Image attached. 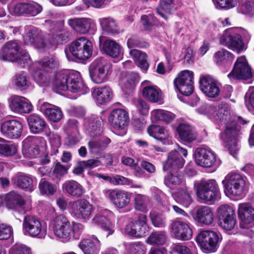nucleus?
Returning a JSON list of instances; mask_svg holds the SVG:
<instances>
[{
  "label": "nucleus",
  "mask_w": 254,
  "mask_h": 254,
  "mask_svg": "<svg viewBox=\"0 0 254 254\" xmlns=\"http://www.w3.org/2000/svg\"><path fill=\"white\" fill-rule=\"evenodd\" d=\"M180 139L183 141L190 143L195 140L197 134L194 128L187 124H181L177 128Z\"/></svg>",
  "instance_id": "35"
},
{
  "label": "nucleus",
  "mask_w": 254,
  "mask_h": 254,
  "mask_svg": "<svg viewBox=\"0 0 254 254\" xmlns=\"http://www.w3.org/2000/svg\"><path fill=\"white\" fill-rule=\"evenodd\" d=\"M50 35H47L41 30L32 27L23 36L25 45L33 46L39 52H45L55 45V41L50 39Z\"/></svg>",
  "instance_id": "3"
},
{
  "label": "nucleus",
  "mask_w": 254,
  "mask_h": 254,
  "mask_svg": "<svg viewBox=\"0 0 254 254\" xmlns=\"http://www.w3.org/2000/svg\"><path fill=\"white\" fill-rule=\"evenodd\" d=\"M239 218L245 223L249 224L254 221V208L249 203H241L238 205Z\"/></svg>",
  "instance_id": "37"
},
{
  "label": "nucleus",
  "mask_w": 254,
  "mask_h": 254,
  "mask_svg": "<svg viewBox=\"0 0 254 254\" xmlns=\"http://www.w3.org/2000/svg\"><path fill=\"white\" fill-rule=\"evenodd\" d=\"M22 124L16 119L5 120L0 123V131L5 137L9 139H17L22 135Z\"/></svg>",
  "instance_id": "15"
},
{
  "label": "nucleus",
  "mask_w": 254,
  "mask_h": 254,
  "mask_svg": "<svg viewBox=\"0 0 254 254\" xmlns=\"http://www.w3.org/2000/svg\"><path fill=\"white\" fill-rule=\"evenodd\" d=\"M216 8L228 10L235 7L238 4L237 0H213Z\"/></svg>",
  "instance_id": "60"
},
{
  "label": "nucleus",
  "mask_w": 254,
  "mask_h": 254,
  "mask_svg": "<svg viewBox=\"0 0 254 254\" xmlns=\"http://www.w3.org/2000/svg\"><path fill=\"white\" fill-rule=\"evenodd\" d=\"M27 2L21 0H13L9 6L10 12L17 16L26 15Z\"/></svg>",
  "instance_id": "51"
},
{
  "label": "nucleus",
  "mask_w": 254,
  "mask_h": 254,
  "mask_svg": "<svg viewBox=\"0 0 254 254\" xmlns=\"http://www.w3.org/2000/svg\"><path fill=\"white\" fill-rule=\"evenodd\" d=\"M68 82V74L64 71L57 72L54 78L51 80V84L54 88L60 90L65 91L67 88Z\"/></svg>",
  "instance_id": "45"
},
{
  "label": "nucleus",
  "mask_w": 254,
  "mask_h": 254,
  "mask_svg": "<svg viewBox=\"0 0 254 254\" xmlns=\"http://www.w3.org/2000/svg\"><path fill=\"white\" fill-rule=\"evenodd\" d=\"M27 122L30 131L34 133H38L44 130L46 123L44 120L39 116L32 114L27 118Z\"/></svg>",
  "instance_id": "44"
},
{
  "label": "nucleus",
  "mask_w": 254,
  "mask_h": 254,
  "mask_svg": "<svg viewBox=\"0 0 254 254\" xmlns=\"http://www.w3.org/2000/svg\"><path fill=\"white\" fill-rule=\"evenodd\" d=\"M46 148L47 142L44 138L31 137L23 141L22 152L26 157L36 158L44 153Z\"/></svg>",
  "instance_id": "11"
},
{
  "label": "nucleus",
  "mask_w": 254,
  "mask_h": 254,
  "mask_svg": "<svg viewBox=\"0 0 254 254\" xmlns=\"http://www.w3.org/2000/svg\"><path fill=\"white\" fill-rule=\"evenodd\" d=\"M67 23L76 32L81 34H86L90 30H94L96 27L95 21L87 18L70 19Z\"/></svg>",
  "instance_id": "26"
},
{
  "label": "nucleus",
  "mask_w": 254,
  "mask_h": 254,
  "mask_svg": "<svg viewBox=\"0 0 254 254\" xmlns=\"http://www.w3.org/2000/svg\"><path fill=\"white\" fill-rule=\"evenodd\" d=\"M12 181L18 187L27 189L30 191L32 190L33 181L32 178L29 176L17 174L13 178Z\"/></svg>",
  "instance_id": "48"
},
{
  "label": "nucleus",
  "mask_w": 254,
  "mask_h": 254,
  "mask_svg": "<svg viewBox=\"0 0 254 254\" xmlns=\"http://www.w3.org/2000/svg\"><path fill=\"white\" fill-rule=\"evenodd\" d=\"M196 239L203 250L212 252L215 250L219 236L218 234L214 231L204 230L200 232Z\"/></svg>",
  "instance_id": "16"
},
{
  "label": "nucleus",
  "mask_w": 254,
  "mask_h": 254,
  "mask_svg": "<svg viewBox=\"0 0 254 254\" xmlns=\"http://www.w3.org/2000/svg\"><path fill=\"white\" fill-rule=\"evenodd\" d=\"M170 230L172 235L179 240H188L192 236L189 223L180 219H176L172 222Z\"/></svg>",
  "instance_id": "21"
},
{
  "label": "nucleus",
  "mask_w": 254,
  "mask_h": 254,
  "mask_svg": "<svg viewBox=\"0 0 254 254\" xmlns=\"http://www.w3.org/2000/svg\"><path fill=\"white\" fill-rule=\"evenodd\" d=\"M193 72L185 70L180 72L174 80L176 89L183 95L189 96L193 90Z\"/></svg>",
  "instance_id": "14"
},
{
  "label": "nucleus",
  "mask_w": 254,
  "mask_h": 254,
  "mask_svg": "<svg viewBox=\"0 0 254 254\" xmlns=\"http://www.w3.org/2000/svg\"><path fill=\"white\" fill-rule=\"evenodd\" d=\"M71 55L76 59L86 60L93 53L92 42L85 37H80L72 42L69 47Z\"/></svg>",
  "instance_id": "7"
},
{
  "label": "nucleus",
  "mask_w": 254,
  "mask_h": 254,
  "mask_svg": "<svg viewBox=\"0 0 254 254\" xmlns=\"http://www.w3.org/2000/svg\"><path fill=\"white\" fill-rule=\"evenodd\" d=\"M235 59V56L226 49H222L213 55L214 61L216 64L224 68H229Z\"/></svg>",
  "instance_id": "31"
},
{
  "label": "nucleus",
  "mask_w": 254,
  "mask_h": 254,
  "mask_svg": "<svg viewBox=\"0 0 254 254\" xmlns=\"http://www.w3.org/2000/svg\"><path fill=\"white\" fill-rule=\"evenodd\" d=\"M67 90L72 92L81 94H85L89 91V88L84 84L82 79L77 72L68 74Z\"/></svg>",
  "instance_id": "29"
},
{
  "label": "nucleus",
  "mask_w": 254,
  "mask_h": 254,
  "mask_svg": "<svg viewBox=\"0 0 254 254\" xmlns=\"http://www.w3.org/2000/svg\"><path fill=\"white\" fill-rule=\"evenodd\" d=\"M53 228L56 237L61 241L67 243L78 240L85 227L83 224L79 222H70L65 216L60 215L54 219Z\"/></svg>",
  "instance_id": "2"
},
{
  "label": "nucleus",
  "mask_w": 254,
  "mask_h": 254,
  "mask_svg": "<svg viewBox=\"0 0 254 254\" xmlns=\"http://www.w3.org/2000/svg\"><path fill=\"white\" fill-rule=\"evenodd\" d=\"M167 241V235L165 232L155 231L151 233L146 242L150 245L159 246L165 244Z\"/></svg>",
  "instance_id": "50"
},
{
  "label": "nucleus",
  "mask_w": 254,
  "mask_h": 254,
  "mask_svg": "<svg viewBox=\"0 0 254 254\" xmlns=\"http://www.w3.org/2000/svg\"><path fill=\"white\" fill-rule=\"evenodd\" d=\"M59 62L58 59L54 55H50L41 59L40 61L34 62L30 66V70L40 68L47 72L51 73L58 68Z\"/></svg>",
  "instance_id": "28"
},
{
  "label": "nucleus",
  "mask_w": 254,
  "mask_h": 254,
  "mask_svg": "<svg viewBox=\"0 0 254 254\" xmlns=\"http://www.w3.org/2000/svg\"><path fill=\"white\" fill-rule=\"evenodd\" d=\"M224 192L227 196H240L246 190V183L239 174H228L222 181Z\"/></svg>",
  "instance_id": "5"
},
{
  "label": "nucleus",
  "mask_w": 254,
  "mask_h": 254,
  "mask_svg": "<svg viewBox=\"0 0 254 254\" xmlns=\"http://www.w3.org/2000/svg\"><path fill=\"white\" fill-rule=\"evenodd\" d=\"M35 82L40 86H48L51 84V78L50 73L40 68L31 70Z\"/></svg>",
  "instance_id": "46"
},
{
  "label": "nucleus",
  "mask_w": 254,
  "mask_h": 254,
  "mask_svg": "<svg viewBox=\"0 0 254 254\" xmlns=\"http://www.w3.org/2000/svg\"><path fill=\"white\" fill-rule=\"evenodd\" d=\"M237 12L248 16L254 15V0H244L239 3Z\"/></svg>",
  "instance_id": "53"
},
{
  "label": "nucleus",
  "mask_w": 254,
  "mask_h": 254,
  "mask_svg": "<svg viewBox=\"0 0 254 254\" xmlns=\"http://www.w3.org/2000/svg\"><path fill=\"white\" fill-rule=\"evenodd\" d=\"M142 97L149 102L162 103L163 95L161 90L150 81L145 80L141 83Z\"/></svg>",
  "instance_id": "18"
},
{
  "label": "nucleus",
  "mask_w": 254,
  "mask_h": 254,
  "mask_svg": "<svg viewBox=\"0 0 254 254\" xmlns=\"http://www.w3.org/2000/svg\"><path fill=\"white\" fill-rule=\"evenodd\" d=\"M17 152V145L13 143L6 141L4 143H0V155L4 156H12Z\"/></svg>",
  "instance_id": "56"
},
{
  "label": "nucleus",
  "mask_w": 254,
  "mask_h": 254,
  "mask_svg": "<svg viewBox=\"0 0 254 254\" xmlns=\"http://www.w3.org/2000/svg\"><path fill=\"white\" fill-rule=\"evenodd\" d=\"M112 215L113 213L109 210H101L94 216L91 223L100 226L107 232V236L112 235L115 232V225L108 218Z\"/></svg>",
  "instance_id": "19"
},
{
  "label": "nucleus",
  "mask_w": 254,
  "mask_h": 254,
  "mask_svg": "<svg viewBox=\"0 0 254 254\" xmlns=\"http://www.w3.org/2000/svg\"><path fill=\"white\" fill-rule=\"evenodd\" d=\"M254 75L247 60L244 56L237 58L232 71L228 75L229 79L251 80Z\"/></svg>",
  "instance_id": "12"
},
{
  "label": "nucleus",
  "mask_w": 254,
  "mask_h": 254,
  "mask_svg": "<svg viewBox=\"0 0 254 254\" xmlns=\"http://www.w3.org/2000/svg\"><path fill=\"white\" fill-rule=\"evenodd\" d=\"M149 230L146 215L140 214L134 222H130L127 224L124 231V233L128 235L140 238L145 236Z\"/></svg>",
  "instance_id": "13"
},
{
  "label": "nucleus",
  "mask_w": 254,
  "mask_h": 254,
  "mask_svg": "<svg viewBox=\"0 0 254 254\" xmlns=\"http://www.w3.org/2000/svg\"><path fill=\"white\" fill-rule=\"evenodd\" d=\"M196 111L199 114L206 116L216 124H225V129L220 134L221 139L224 142L233 141L236 144L235 137L237 130L230 111L226 107L217 109L213 106L205 105L198 108Z\"/></svg>",
  "instance_id": "1"
},
{
  "label": "nucleus",
  "mask_w": 254,
  "mask_h": 254,
  "mask_svg": "<svg viewBox=\"0 0 254 254\" xmlns=\"http://www.w3.org/2000/svg\"><path fill=\"white\" fill-rule=\"evenodd\" d=\"M231 116L232 117V118L234 120V122L235 124L236 128L237 130V136L235 137L236 141V144L235 145L233 141H230L229 142H224L225 145L228 147V149L229 150L230 153L234 156L236 154L238 150V139L237 137L239 133V129L238 128V127L236 125V120L237 119V122L241 125H245L247 123V121L244 119H243L241 117H236L235 116H233L231 114Z\"/></svg>",
  "instance_id": "52"
},
{
  "label": "nucleus",
  "mask_w": 254,
  "mask_h": 254,
  "mask_svg": "<svg viewBox=\"0 0 254 254\" xmlns=\"http://www.w3.org/2000/svg\"><path fill=\"white\" fill-rule=\"evenodd\" d=\"M93 206L88 200L84 198L78 199L70 202L69 212L73 218L88 221L90 219Z\"/></svg>",
  "instance_id": "9"
},
{
  "label": "nucleus",
  "mask_w": 254,
  "mask_h": 254,
  "mask_svg": "<svg viewBox=\"0 0 254 254\" xmlns=\"http://www.w3.org/2000/svg\"><path fill=\"white\" fill-rule=\"evenodd\" d=\"M134 201L136 209L141 211L147 210L149 199L146 196L137 194L135 196Z\"/></svg>",
  "instance_id": "61"
},
{
  "label": "nucleus",
  "mask_w": 254,
  "mask_h": 254,
  "mask_svg": "<svg viewBox=\"0 0 254 254\" xmlns=\"http://www.w3.org/2000/svg\"><path fill=\"white\" fill-rule=\"evenodd\" d=\"M220 43L237 53H241L244 49V44L240 35L232 29L224 32L220 39Z\"/></svg>",
  "instance_id": "20"
},
{
  "label": "nucleus",
  "mask_w": 254,
  "mask_h": 254,
  "mask_svg": "<svg viewBox=\"0 0 254 254\" xmlns=\"http://www.w3.org/2000/svg\"><path fill=\"white\" fill-rule=\"evenodd\" d=\"M45 23L51 27L50 35L53 36L52 40L55 41V44L56 43L62 44L68 40L69 33L67 30L59 28L55 24L50 20H46Z\"/></svg>",
  "instance_id": "34"
},
{
  "label": "nucleus",
  "mask_w": 254,
  "mask_h": 254,
  "mask_svg": "<svg viewBox=\"0 0 254 254\" xmlns=\"http://www.w3.org/2000/svg\"><path fill=\"white\" fill-rule=\"evenodd\" d=\"M12 83L21 90L27 89L30 84L27 73L23 71L16 73L12 77Z\"/></svg>",
  "instance_id": "47"
},
{
  "label": "nucleus",
  "mask_w": 254,
  "mask_h": 254,
  "mask_svg": "<svg viewBox=\"0 0 254 254\" xmlns=\"http://www.w3.org/2000/svg\"><path fill=\"white\" fill-rule=\"evenodd\" d=\"M99 22L103 29L108 32L114 33L118 31L115 21L111 18H101Z\"/></svg>",
  "instance_id": "59"
},
{
  "label": "nucleus",
  "mask_w": 254,
  "mask_h": 254,
  "mask_svg": "<svg viewBox=\"0 0 254 254\" xmlns=\"http://www.w3.org/2000/svg\"><path fill=\"white\" fill-rule=\"evenodd\" d=\"M200 89L207 97L215 98L220 92L217 81L209 75H201L199 80Z\"/></svg>",
  "instance_id": "22"
},
{
  "label": "nucleus",
  "mask_w": 254,
  "mask_h": 254,
  "mask_svg": "<svg viewBox=\"0 0 254 254\" xmlns=\"http://www.w3.org/2000/svg\"><path fill=\"white\" fill-rule=\"evenodd\" d=\"M217 212L219 219L235 216L234 208L228 204L221 205L217 208Z\"/></svg>",
  "instance_id": "62"
},
{
  "label": "nucleus",
  "mask_w": 254,
  "mask_h": 254,
  "mask_svg": "<svg viewBox=\"0 0 254 254\" xmlns=\"http://www.w3.org/2000/svg\"><path fill=\"white\" fill-rule=\"evenodd\" d=\"M38 104L40 111L49 121L58 123L63 119V113L59 107L42 101Z\"/></svg>",
  "instance_id": "25"
},
{
  "label": "nucleus",
  "mask_w": 254,
  "mask_h": 254,
  "mask_svg": "<svg viewBox=\"0 0 254 254\" xmlns=\"http://www.w3.org/2000/svg\"><path fill=\"white\" fill-rule=\"evenodd\" d=\"M196 163L201 167L209 168L213 166L216 162V156L210 150L200 147L195 152Z\"/></svg>",
  "instance_id": "27"
},
{
  "label": "nucleus",
  "mask_w": 254,
  "mask_h": 254,
  "mask_svg": "<svg viewBox=\"0 0 254 254\" xmlns=\"http://www.w3.org/2000/svg\"><path fill=\"white\" fill-rule=\"evenodd\" d=\"M39 188L41 193L47 195H53L57 190V188L55 185L45 181H41Z\"/></svg>",
  "instance_id": "64"
},
{
  "label": "nucleus",
  "mask_w": 254,
  "mask_h": 254,
  "mask_svg": "<svg viewBox=\"0 0 254 254\" xmlns=\"http://www.w3.org/2000/svg\"><path fill=\"white\" fill-rule=\"evenodd\" d=\"M193 218L200 225L209 226L213 223L214 217L210 207L201 206L196 209Z\"/></svg>",
  "instance_id": "30"
},
{
  "label": "nucleus",
  "mask_w": 254,
  "mask_h": 254,
  "mask_svg": "<svg viewBox=\"0 0 254 254\" xmlns=\"http://www.w3.org/2000/svg\"><path fill=\"white\" fill-rule=\"evenodd\" d=\"M139 81L138 74L134 72H127L120 80L122 90L126 93L133 89Z\"/></svg>",
  "instance_id": "43"
},
{
  "label": "nucleus",
  "mask_w": 254,
  "mask_h": 254,
  "mask_svg": "<svg viewBox=\"0 0 254 254\" xmlns=\"http://www.w3.org/2000/svg\"><path fill=\"white\" fill-rule=\"evenodd\" d=\"M108 120L117 135L123 136L126 134L129 117L125 110L121 109L113 110L109 116Z\"/></svg>",
  "instance_id": "8"
},
{
  "label": "nucleus",
  "mask_w": 254,
  "mask_h": 254,
  "mask_svg": "<svg viewBox=\"0 0 254 254\" xmlns=\"http://www.w3.org/2000/svg\"><path fill=\"white\" fill-rule=\"evenodd\" d=\"M92 94L96 103L99 105H103L109 102L113 97L112 90L108 86L94 88Z\"/></svg>",
  "instance_id": "32"
},
{
  "label": "nucleus",
  "mask_w": 254,
  "mask_h": 254,
  "mask_svg": "<svg viewBox=\"0 0 254 254\" xmlns=\"http://www.w3.org/2000/svg\"><path fill=\"white\" fill-rule=\"evenodd\" d=\"M196 195L201 201H213L219 196L218 185L215 180H201L195 185Z\"/></svg>",
  "instance_id": "4"
},
{
  "label": "nucleus",
  "mask_w": 254,
  "mask_h": 254,
  "mask_svg": "<svg viewBox=\"0 0 254 254\" xmlns=\"http://www.w3.org/2000/svg\"><path fill=\"white\" fill-rule=\"evenodd\" d=\"M63 189L68 195L75 197H81L85 193V188L78 182L74 180H68L63 185Z\"/></svg>",
  "instance_id": "33"
},
{
  "label": "nucleus",
  "mask_w": 254,
  "mask_h": 254,
  "mask_svg": "<svg viewBox=\"0 0 254 254\" xmlns=\"http://www.w3.org/2000/svg\"><path fill=\"white\" fill-rule=\"evenodd\" d=\"M5 202L8 209L19 211L24 208L25 204L22 197L14 191H11L5 195Z\"/></svg>",
  "instance_id": "36"
},
{
  "label": "nucleus",
  "mask_w": 254,
  "mask_h": 254,
  "mask_svg": "<svg viewBox=\"0 0 254 254\" xmlns=\"http://www.w3.org/2000/svg\"><path fill=\"white\" fill-rule=\"evenodd\" d=\"M104 194L114 206L118 208H124L127 206L131 199V194L122 190H107L105 191Z\"/></svg>",
  "instance_id": "17"
},
{
  "label": "nucleus",
  "mask_w": 254,
  "mask_h": 254,
  "mask_svg": "<svg viewBox=\"0 0 254 254\" xmlns=\"http://www.w3.org/2000/svg\"><path fill=\"white\" fill-rule=\"evenodd\" d=\"M110 183L114 185H126L132 188H141L142 187L140 185L135 184L132 180L118 175L111 176Z\"/></svg>",
  "instance_id": "54"
},
{
  "label": "nucleus",
  "mask_w": 254,
  "mask_h": 254,
  "mask_svg": "<svg viewBox=\"0 0 254 254\" xmlns=\"http://www.w3.org/2000/svg\"><path fill=\"white\" fill-rule=\"evenodd\" d=\"M103 51L109 56L114 58H118L123 55L122 47L115 41L106 40L103 45Z\"/></svg>",
  "instance_id": "42"
},
{
  "label": "nucleus",
  "mask_w": 254,
  "mask_h": 254,
  "mask_svg": "<svg viewBox=\"0 0 254 254\" xmlns=\"http://www.w3.org/2000/svg\"><path fill=\"white\" fill-rule=\"evenodd\" d=\"M184 160L178 155L177 152L171 151L168 155L167 160L163 166L165 171L177 170L182 168L184 164Z\"/></svg>",
  "instance_id": "40"
},
{
  "label": "nucleus",
  "mask_w": 254,
  "mask_h": 254,
  "mask_svg": "<svg viewBox=\"0 0 254 254\" xmlns=\"http://www.w3.org/2000/svg\"><path fill=\"white\" fill-rule=\"evenodd\" d=\"M129 55L136 64L143 72L147 71L149 64L147 62V56L145 53L136 49H133L129 50Z\"/></svg>",
  "instance_id": "41"
},
{
  "label": "nucleus",
  "mask_w": 254,
  "mask_h": 254,
  "mask_svg": "<svg viewBox=\"0 0 254 254\" xmlns=\"http://www.w3.org/2000/svg\"><path fill=\"white\" fill-rule=\"evenodd\" d=\"M175 197L177 201L186 207H188L192 202L191 197L187 188L177 192Z\"/></svg>",
  "instance_id": "55"
},
{
  "label": "nucleus",
  "mask_w": 254,
  "mask_h": 254,
  "mask_svg": "<svg viewBox=\"0 0 254 254\" xmlns=\"http://www.w3.org/2000/svg\"><path fill=\"white\" fill-rule=\"evenodd\" d=\"M151 116L155 121H162L166 123L172 121L175 118V115L173 113L162 109L152 111Z\"/></svg>",
  "instance_id": "49"
},
{
  "label": "nucleus",
  "mask_w": 254,
  "mask_h": 254,
  "mask_svg": "<svg viewBox=\"0 0 254 254\" xmlns=\"http://www.w3.org/2000/svg\"><path fill=\"white\" fill-rule=\"evenodd\" d=\"M23 230L25 234L44 239L47 234V226L45 222L31 216L26 217L23 223Z\"/></svg>",
  "instance_id": "10"
},
{
  "label": "nucleus",
  "mask_w": 254,
  "mask_h": 254,
  "mask_svg": "<svg viewBox=\"0 0 254 254\" xmlns=\"http://www.w3.org/2000/svg\"><path fill=\"white\" fill-rule=\"evenodd\" d=\"M149 135L160 140L163 144L169 143V133L168 131L163 127L157 125H151L147 128Z\"/></svg>",
  "instance_id": "38"
},
{
  "label": "nucleus",
  "mask_w": 254,
  "mask_h": 254,
  "mask_svg": "<svg viewBox=\"0 0 254 254\" xmlns=\"http://www.w3.org/2000/svg\"><path fill=\"white\" fill-rule=\"evenodd\" d=\"M8 105L11 110L15 113H29L33 110V106L26 98L18 96H11L8 99Z\"/></svg>",
  "instance_id": "24"
},
{
  "label": "nucleus",
  "mask_w": 254,
  "mask_h": 254,
  "mask_svg": "<svg viewBox=\"0 0 254 254\" xmlns=\"http://www.w3.org/2000/svg\"><path fill=\"white\" fill-rule=\"evenodd\" d=\"M100 246V241L97 238L84 239L79 244L85 254H98Z\"/></svg>",
  "instance_id": "39"
},
{
  "label": "nucleus",
  "mask_w": 254,
  "mask_h": 254,
  "mask_svg": "<svg viewBox=\"0 0 254 254\" xmlns=\"http://www.w3.org/2000/svg\"><path fill=\"white\" fill-rule=\"evenodd\" d=\"M68 168L57 162L55 163L53 167L52 175L53 180L59 183L61 178L63 177L67 173Z\"/></svg>",
  "instance_id": "58"
},
{
  "label": "nucleus",
  "mask_w": 254,
  "mask_h": 254,
  "mask_svg": "<svg viewBox=\"0 0 254 254\" xmlns=\"http://www.w3.org/2000/svg\"><path fill=\"white\" fill-rule=\"evenodd\" d=\"M126 252V254H145L146 248L143 243L135 242L127 244Z\"/></svg>",
  "instance_id": "57"
},
{
  "label": "nucleus",
  "mask_w": 254,
  "mask_h": 254,
  "mask_svg": "<svg viewBox=\"0 0 254 254\" xmlns=\"http://www.w3.org/2000/svg\"><path fill=\"white\" fill-rule=\"evenodd\" d=\"M50 143L51 147L52 155L58 153V149L61 145V138L59 135L54 132H50L49 134Z\"/></svg>",
  "instance_id": "63"
},
{
  "label": "nucleus",
  "mask_w": 254,
  "mask_h": 254,
  "mask_svg": "<svg viewBox=\"0 0 254 254\" xmlns=\"http://www.w3.org/2000/svg\"><path fill=\"white\" fill-rule=\"evenodd\" d=\"M111 69V64L100 58L94 61L89 66V73L93 82L101 84L107 81Z\"/></svg>",
  "instance_id": "6"
},
{
  "label": "nucleus",
  "mask_w": 254,
  "mask_h": 254,
  "mask_svg": "<svg viewBox=\"0 0 254 254\" xmlns=\"http://www.w3.org/2000/svg\"><path fill=\"white\" fill-rule=\"evenodd\" d=\"M21 50L19 43L16 41H8L0 51V59L11 62L17 61L20 58Z\"/></svg>",
  "instance_id": "23"
}]
</instances>
